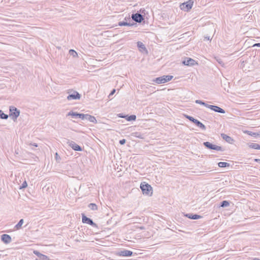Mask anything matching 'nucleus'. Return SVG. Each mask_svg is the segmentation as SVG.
I'll list each match as a JSON object with an SVG mask.
<instances>
[{
	"mask_svg": "<svg viewBox=\"0 0 260 260\" xmlns=\"http://www.w3.org/2000/svg\"><path fill=\"white\" fill-rule=\"evenodd\" d=\"M198 127L201 128L203 130H206V126L204 124H203L201 122L198 125Z\"/></svg>",
	"mask_w": 260,
	"mask_h": 260,
	"instance_id": "35",
	"label": "nucleus"
},
{
	"mask_svg": "<svg viewBox=\"0 0 260 260\" xmlns=\"http://www.w3.org/2000/svg\"><path fill=\"white\" fill-rule=\"evenodd\" d=\"M182 63L184 66H193L195 64H198L197 61L190 57H185L182 61Z\"/></svg>",
	"mask_w": 260,
	"mask_h": 260,
	"instance_id": "8",
	"label": "nucleus"
},
{
	"mask_svg": "<svg viewBox=\"0 0 260 260\" xmlns=\"http://www.w3.org/2000/svg\"><path fill=\"white\" fill-rule=\"evenodd\" d=\"M230 205V202L228 201L224 200L220 203V207H227Z\"/></svg>",
	"mask_w": 260,
	"mask_h": 260,
	"instance_id": "23",
	"label": "nucleus"
},
{
	"mask_svg": "<svg viewBox=\"0 0 260 260\" xmlns=\"http://www.w3.org/2000/svg\"><path fill=\"white\" fill-rule=\"evenodd\" d=\"M203 145L205 148L209 150H213L219 151H223L224 150V149L222 147L213 144L208 141L204 142Z\"/></svg>",
	"mask_w": 260,
	"mask_h": 260,
	"instance_id": "2",
	"label": "nucleus"
},
{
	"mask_svg": "<svg viewBox=\"0 0 260 260\" xmlns=\"http://www.w3.org/2000/svg\"><path fill=\"white\" fill-rule=\"evenodd\" d=\"M82 222L84 223L88 224L94 228L98 227L97 224L95 223H94L91 218L87 217L84 214H82Z\"/></svg>",
	"mask_w": 260,
	"mask_h": 260,
	"instance_id": "7",
	"label": "nucleus"
},
{
	"mask_svg": "<svg viewBox=\"0 0 260 260\" xmlns=\"http://www.w3.org/2000/svg\"><path fill=\"white\" fill-rule=\"evenodd\" d=\"M184 216L190 219H198L202 218V216L201 215L193 213L184 214Z\"/></svg>",
	"mask_w": 260,
	"mask_h": 260,
	"instance_id": "17",
	"label": "nucleus"
},
{
	"mask_svg": "<svg viewBox=\"0 0 260 260\" xmlns=\"http://www.w3.org/2000/svg\"><path fill=\"white\" fill-rule=\"evenodd\" d=\"M193 2L192 0H189L186 3H183L180 5V8L184 11H189L193 6Z\"/></svg>",
	"mask_w": 260,
	"mask_h": 260,
	"instance_id": "6",
	"label": "nucleus"
},
{
	"mask_svg": "<svg viewBox=\"0 0 260 260\" xmlns=\"http://www.w3.org/2000/svg\"><path fill=\"white\" fill-rule=\"evenodd\" d=\"M84 115L85 114L73 112L72 111H70L68 114V116H71L73 118H79L82 120L84 119Z\"/></svg>",
	"mask_w": 260,
	"mask_h": 260,
	"instance_id": "12",
	"label": "nucleus"
},
{
	"mask_svg": "<svg viewBox=\"0 0 260 260\" xmlns=\"http://www.w3.org/2000/svg\"><path fill=\"white\" fill-rule=\"evenodd\" d=\"M254 160L255 162H260V159H259L255 158V159H254Z\"/></svg>",
	"mask_w": 260,
	"mask_h": 260,
	"instance_id": "43",
	"label": "nucleus"
},
{
	"mask_svg": "<svg viewBox=\"0 0 260 260\" xmlns=\"http://www.w3.org/2000/svg\"><path fill=\"white\" fill-rule=\"evenodd\" d=\"M140 229L141 230H144V229H145V228H144V226H141V227H140Z\"/></svg>",
	"mask_w": 260,
	"mask_h": 260,
	"instance_id": "46",
	"label": "nucleus"
},
{
	"mask_svg": "<svg viewBox=\"0 0 260 260\" xmlns=\"http://www.w3.org/2000/svg\"><path fill=\"white\" fill-rule=\"evenodd\" d=\"M132 20L136 23H141L144 20V16L140 14L139 11L136 13H133L131 15Z\"/></svg>",
	"mask_w": 260,
	"mask_h": 260,
	"instance_id": "5",
	"label": "nucleus"
},
{
	"mask_svg": "<svg viewBox=\"0 0 260 260\" xmlns=\"http://www.w3.org/2000/svg\"><path fill=\"white\" fill-rule=\"evenodd\" d=\"M185 116L187 119H188L190 121L192 122V123L195 120V118L191 116L185 115Z\"/></svg>",
	"mask_w": 260,
	"mask_h": 260,
	"instance_id": "33",
	"label": "nucleus"
},
{
	"mask_svg": "<svg viewBox=\"0 0 260 260\" xmlns=\"http://www.w3.org/2000/svg\"><path fill=\"white\" fill-rule=\"evenodd\" d=\"M221 137L224 140L230 144H232L234 142V139L232 137L228 136L226 134H221Z\"/></svg>",
	"mask_w": 260,
	"mask_h": 260,
	"instance_id": "18",
	"label": "nucleus"
},
{
	"mask_svg": "<svg viewBox=\"0 0 260 260\" xmlns=\"http://www.w3.org/2000/svg\"><path fill=\"white\" fill-rule=\"evenodd\" d=\"M81 94L76 91H74L71 94H69L67 96V100L71 101L72 100H79L81 98Z\"/></svg>",
	"mask_w": 260,
	"mask_h": 260,
	"instance_id": "11",
	"label": "nucleus"
},
{
	"mask_svg": "<svg viewBox=\"0 0 260 260\" xmlns=\"http://www.w3.org/2000/svg\"><path fill=\"white\" fill-rule=\"evenodd\" d=\"M23 222H24L23 219H21L19 221L18 223L15 226V228H16L17 230L20 229L21 228L22 225L23 223Z\"/></svg>",
	"mask_w": 260,
	"mask_h": 260,
	"instance_id": "28",
	"label": "nucleus"
},
{
	"mask_svg": "<svg viewBox=\"0 0 260 260\" xmlns=\"http://www.w3.org/2000/svg\"><path fill=\"white\" fill-rule=\"evenodd\" d=\"M133 136H134L135 137L140 138V139L144 138L143 134H142L140 133H139V132H135V133H133Z\"/></svg>",
	"mask_w": 260,
	"mask_h": 260,
	"instance_id": "29",
	"label": "nucleus"
},
{
	"mask_svg": "<svg viewBox=\"0 0 260 260\" xmlns=\"http://www.w3.org/2000/svg\"><path fill=\"white\" fill-rule=\"evenodd\" d=\"M8 115L5 114L4 112L0 110V118L2 119H7L8 118Z\"/></svg>",
	"mask_w": 260,
	"mask_h": 260,
	"instance_id": "26",
	"label": "nucleus"
},
{
	"mask_svg": "<svg viewBox=\"0 0 260 260\" xmlns=\"http://www.w3.org/2000/svg\"><path fill=\"white\" fill-rule=\"evenodd\" d=\"M35 260H38L37 258H36Z\"/></svg>",
	"mask_w": 260,
	"mask_h": 260,
	"instance_id": "48",
	"label": "nucleus"
},
{
	"mask_svg": "<svg viewBox=\"0 0 260 260\" xmlns=\"http://www.w3.org/2000/svg\"><path fill=\"white\" fill-rule=\"evenodd\" d=\"M215 59H216V61L218 62V63L219 64H220L222 67L224 66V62L221 59H220L219 58H217V57H215Z\"/></svg>",
	"mask_w": 260,
	"mask_h": 260,
	"instance_id": "32",
	"label": "nucleus"
},
{
	"mask_svg": "<svg viewBox=\"0 0 260 260\" xmlns=\"http://www.w3.org/2000/svg\"><path fill=\"white\" fill-rule=\"evenodd\" d=\"M131 17L129 16L128 17H125L124 20L125 21L132 22V21L131 20Z\"/></svg>",
	"mask_w": 260,
	"mask_h": 260,
	"instance_id": "37",
	"label": "nucleus"
},
{
	"mask_svg": "<svg viewBox=\"0 0 260 260\" xmlns=\"http://www.w3.org/2000/svg\"><path fill=\"white\" fill-rule=\"evenodd\" d=\"M140 187L144 194H146L149 196H151L152 195V187L149 184L146 183L145 182H143L141 183Z\"/></svg>",
	"mask_w": 260,
	"mask_h": 260,
	"instance_id": "1",
	"label": "nucleus"
},
{
	"mask_svg": "<svg viewBox=\"0 0 260 260\" xmlns=\"http://www.w3.org/2000/svg\"><path fill=\"white\" fill-rule=\"evenodd\" d=\"M137 47L139 48V49H141L143 50H146V48L144 45V44L141 42H137Z\"/></svg>",
	"mask_w": 260,
	"mask_h": 260,
	"instance_id": "27",
	"label": "nucleus"
},
{
	"mask_svg": "<svg viewBox=\"0 0 260 260\" xmlns=\"http://www.w3.org/2000/svg\"><path fill=\"white\" fill-rule=\"evenodd\" d=\"M260 47V43H255L253 45V47Z\"/></svg>",
	"mask_w": 260,
	"mask_h": 260,
	"instance_id": "41",
	"label": "nucleus"
},
{
	"mask_svg": "<svg viewBox=\"0 0 260 260\" xmlns=\"http://www.w3.org/2000/svg\"><path fill=\"white\" fill-rule=\"evenodd\" d=\"M1 240L5 244H9L12 242V238L11 236L8 234H3L1 236Z\"/></svg>",
	"mask_w": 260,
	"mask_h": 260,
	"instance_id": "14",
	"label": "nucleus"
},
{
	"mask_svg": "<svg viewBox=\"0 0 260 260\" xmlns=\"http://www.w3.org/2000/svg\"><path fill=\"white\" fill-rule=\"evenodd\" d=\"M205 39L206 40H210V37H205Z\"/></svg>",
	"mask_w": 260,
	"mask_h": 260,
	"instance_id": "44",
	"label": "nucleus"
},
{
	"mask_svg": "<svg viewBox=\"0 0 260 260\" xmlns=\"http://www.w3.org/2000/svg\"><path fill=\"white\" fill-rule=\"evenodd\" d=\"M133 253L131 250H123L118 252L117 254L119 256L129 257L132 256Z\"/></svg>",
	"mask_w": 260,
	"mask_h": 260,
	"instance_id": "15",
	"label": "nucleus"
},
{
	"mask_svg": "<svg viewBox=\"0 0 260 260\" xmlns=\"http://www.w3.org/2000/svg\"><path fill=\"white\" fill-rule=\"evenodd\" d=\"M20 110L14 106L9 107V116L12 119L15 121L20 115Z\"/></svg>",
	"mask_w": 260,
	"mask_h": 260,
	"instance_id": "3",
	"label": "nucleus"
},
{
	"mask_svg": "<svg viewBox=\"0 0 260 260\" xmlns=\"http://www.w3.org/2000/svg\"><path fill=\"white\" fill-rule=\"evenodd\" d=\"M115 89H113L110 92V95H113V94H114V93L115 92Z\"/></svg>",
	"mask_w": 260,
	"mask_h": 260,
	"instance_id": "42",
	"label": "nucleus"
},
{
	"mask_svg": "<svg viewBox=\"0 0 260 260\" xmlns=\"http://www.w3.org/2000/svg\"><path fill=\"white\" fill-rule=\"evenodd\" d=\"M253 260H260V259L258 258L255 257V258H253Z\"/></svg>",
	"mask_w": 260,
	"mask_h": 260,
	"instance_id": "47",
	"label": "nucleus"
},
{
	"mask_svg": "<svg viewBox=\"0 0 260 260\" xmlns=\"http://www.w3.org/2000/svg\"><path fill=\"white\" fill-rule=\"evenodd\" d=\"M118 25L120 26H137V23H135L134 22H127L125 21L124 20L122 21H119L118 22Z\"/></svg>",
	"mask_w": 260,
	"mask_h": 260,
	"instance_id": "16",
	"label": "nucleus"
},
{
	"mask_svg": "<svg viewBox=\"0 0 260 260\" xmlns=\"http://www.w3.org/2000/svg\"><path fill=\"white\" fill-rule=\"evenodd\" d=\"M34 253L37 255L41 260H47L48 259V257L47 255L42 254L37 250H34Z\"/></svg>",
	"mask_w": 260,
	"mask_h": 260,
	"instance_id": "19",
	"label": "nucleus"
},
{
	"mask_svg": "<svg viewBox=\"0 0 260 260\" xmlns=\"http://www.w3.org/2000/svg\"><path fill=\"white\" fill-rule=\"evenodd\" d=\"M84 119H87L90 122H92L93 123H97V120L95 117L93 116L86 114L84 115Z\"/></svg>",
	"mask_w": 260,
	"mask_h": 260,
	"instance_id": "20",
	"label": "nucleus"
},
{
	"mask_svg": "<svg viewBox=\"0 0 260 260\" xmlns=\"http://www.w3.org/2000/svg\"><path fill=\"white\" fill-rule=\"evenodd\" d=\"M27 186V183L26 181H24L21 185L20 186V189H24Z\"/></svg>",
	"mask_w": 260,
	"mask_h": 260,
	"instance_id": "34",
	"label": "nucleus"
},
{
	"mask_svg": "<svg viewBox=\"0 0 260 260\" xmlns=\"http://www.w3.org/2000/svg\"><path fill=\"white\" fill-rule=\"evenodd\" d=\"M201 122L199 120H198L197 119H195V120L193 121V123L195 124L197 126L199 124V123Z\"/></svg>",
	"mask_w": 260,
	"mask_h": 260,
	"instance_id": "40",
	"label": "nucleus"
},
{
	"mask_svg": "<svg viewBox=\"0 0 260 260\" xmlns=\"http://www.w3.org/2000/svg\"><path fill=\"white\" fill-rule=\"evenodd\" d=\"M126 142V140L124 139H122L119 140V144L121 145H124Z\"/></svg>",
	"mask_w": 260,
	"mask_h": 260,
	"instance_id": "38",
	"label": "nucleus"
},
{
	"mask_svg": "<svg viewBox=\"0 0 260 260\" xmlns=\"http://www.w3.org/2000/svg\"><path fill=\"white\" fill-rule=\"evenodd\" d=\"M208 108L215 112L219 113L224 114L225 113V111L224 109L217 106L210 105V106H208Z\"/></svg>",
	"mask_w": 260,
	"mask_h": 260,
	"instance_id": "13",
	"label": "nucleus"
},
{
	"mask_svg": "<svg viewBox=\"0 0 260 260\" xmlns=\"http://www.w3.org/2000/svg\"><path fill=\"white\" fill-rule=\"evenodd\" d=\"M195 103H197V104L201 105H203V106H204L205 107H207L208 108V106H210V105H209V104H207L204 101H201V100H196Z\"/></svg>",
	"mask_w": 260,
	"mask_h": 260,
	"instance_id": "22",
	"label": "nucleus"
},
{
	"mask_svg": "<svg viewBox=\"0 0 260 260\" xmlns=\"http://www.w3.org/2000/svg\"><path fill=\"white\" fill-rule=\"evenodd\" d=\"M67 144L69 145L74 150L76 151H82V147L79 145L77 144L75 142L68 140Z\"/></svg>",
	"mask_w": 260,
	"mask_h": 260,
	"instance_id": "9",
	"label": "nucleus"
},
{
	"mask_svg": "<svg viewBox=\"0 0 260 260\" xmlns=\"http://www.w3.org/2000/svg\"><path fill=\"white\" fill-rule=\"evenodd\" d=\"M69 53L71 55H72L73 57H76L78 55L77 52L73 49L70 50Z\"/></svg>",
	"mask_w": 260,
	"mask_h": 260,
	"instance_id": "30",
	"label": "nucleus"
},
{
	"mask_svg": "<svg viewBox=\"0 0 260 260\" xmlns=\"http://www.w3.org/2000/svg\"><path fill=\"white\" fill-rule=\"evenodd\" d=\"M88 207L91 210H98V206L94 203H90L88 205Z\"/></svg>",
	"mask_w": 260,
	"mask_h": 260,
	"instance_id": "25",
	"label": "nucleus"
},
{
	"mask_svg": "<svg viewBox=\"0 0 260 260\" xmlns=\"http://www.w3.org/2000/svg\"><path fill=\"white\" fill-rule=\"evenodd\" d=\"M117 116L120 118H125L128 121H135L136 120V116L135 115H125L123 113L117 114Z\"/></svg>",
	"mask_w": 260,
	"mask_h": 260,
	"instance_id": "10",
	"label": "nucleus"
},
{
	"mask_svg": "<svg viewBox=\"0 0 260 260\" xmlns=\"http://www.w3.org/2000/svg\"><path fill=\"white\" fill-rule=\"evenodd\" d=\"M173 78L172 75H164L153 80V81L157 84L165 83L168 81H171Z\"/></svg>",
	"mask_w": 260,
	"mask_h": 260,
	"instance_id": "4",
	"label": "nucleus"
},
{
	"mask_svg": "<svg viewBox=\"0 0 260 260\" xmlns=\"http://www.w3.org/2000/svg\"><path fill=\"white\" fill-rule=\"evenodd\" d=\"M218 166L220 168H225L229 167L230 165L226 162H219L218 163Z\"/></svg>",
	"mask_w": 260,
	"mask_h": 260,
	"instance_id": "24",
	"label": "nucleus"
},
{
	"mask_svg": "<svg viewBox=\"0 0 260 260\" xmlns=\"http://www.w3.org/2000/svg\"><path fill=\"white\" fill-rule=\"evenodd\" d=\"M32 145H33V146H34L35 147H38V144H36V143H34V144H32Z\"/></svg>",
	"mask_w": 260,
	"mask_h": 260,
	"instance_id": "45",
	"label": "nucleus"
},
{
	"mask_svg": "<svg viewBox=\"0 0 260 260\" xmlns=\"http://www.w3.org/2000/svg\"><path fill=\"white\" fill-rule=\"evenodd\" d=\"M55 158L56 161L57 162L59 163L60 162L61 158H60V156L59 155V154L57 152L55 153Z\"/></svg>",
	"mask_w": 260,
	"mask_h": 260,
	"instance_id": "31",
	"label": "nucleus"
},
{
	"mask_svg": "<svg viewBox=\"0 0 260 260\" xmlns=\"http://www.w3.org/2000/svg\"><path fill=\"white\" fill-rule=\"evenodd\" d=\"M145 11H146L144 9H141L139 12L142 15L143 14V15L144 16V15L145 14Z\"/></svg>",
	"mask_w": 260,
	"mask_h": 260,
	"instance_id": "39",
	"label": "nucleus"
},
{
	"mask_svg": "<svg viewBox=\"0 0 260 260\" xmlns=\"http://www.w3.org/2000/svg\"><path fill=\"white\" fill-rule=\"evenodd\" d=\"M248 145L250 148L260 150V145H259L257 143H252L248 144Z\"/></svg>",
	"mask_w": 260,
	"mask_h": 260,
	"instance_id": "21",
	"label": "nucleus"
},
{
	"mask_svg": "<svg viewBox=\"0 0 260 260\" xmlns=\"http://www.w3.org/2000/svg\"><path fill=\"white\" fill-rule=\"evenodd\" d=\"M247 133L250 136L256 137V136H259L257 133H253L252 132L247 131Z\"/></svg>",
	"mask_w": 260,
	"mask_h": 260,
	"instance_id": "36",
	"label": "nucleus"
}]
</instances>
